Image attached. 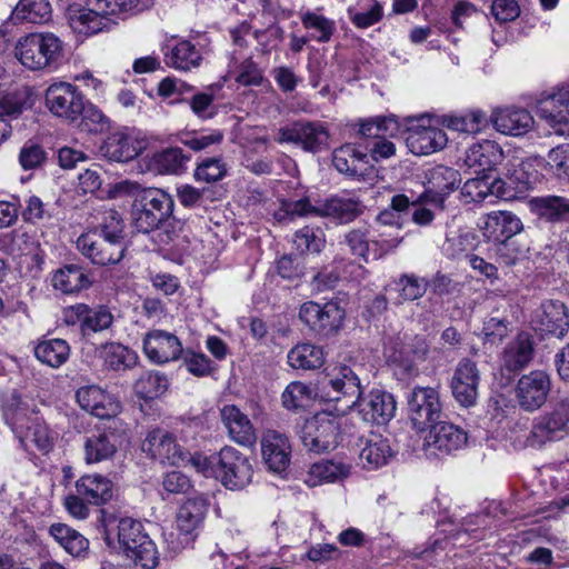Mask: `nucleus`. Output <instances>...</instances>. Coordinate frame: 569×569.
I'll list each match as a JSON object with an SVG mask.
<instances>
[{"label": "nucleus", "instance_id": "69168bd1", "mask_svg": "<svg viewBox=\"0 0 569 569\" xmlns=\"http://www.w3.org/2000/svg\"><path fill=\"white\" fill-rule=\"evenodd\" d=\"M410 204L415 206L416 202L411 201L406 194H396L391 198L390 207L382 210L377 220L386 226L401 227V213L409 209Z\"/></svg>", "mask_w": 569, "mask_h": 569}, {"label": "nucleus", "instance_id": "f03ea898", "mask_svg": "<svg viewBox=\"0 0 569 569\" xmlns=\"http://www.w3.org/2000/svg\"><path fill=\"white\" fill-rule=\"evenodd\" d=\"M87 8L69 10V24L74 32L92 36L108 26V16L138 12L140 0H86Z\"/></svg>", "mask_w": 569, "mask_h": 569}, {"label": "nucleus", "instance_id": "3c124183", "mask_svg": "<svg viewBox=\"0 0 569 569\" xmlns=\"http://www.w3.org/2000/svg\"><path fill=\"white\" fill-rule=\"evenodd\" d=\"M288 362L295 369L315 370L325 363V356L320 347L301 343L289 351Z\"/></svg>", "mask_w": 569, "mask_h": 569}, {"label": "nucleus", "instance_id": "ddd939ff", "mask_svg": "<svg viewBox=\"0 0 569 569\" xmlns=\"http://www.w3.org/2000/svg\"><path fill=\"white\" fill-rule=\"evenodd\" d=\"M274 140L278 143H293L305 151L316 153L328 147L329 132L318 121L299 120L281 127Z\"/></svg>", "mask_w": 569, "mask_h": 569}, {"label": "nucleus", "instance_id": "4be33fe9", "mask_svg": "<svg viewBox=\"0 0 569 569\" xmlns=\"http://www.w3.org/2000/svg\"><path fill=\"white\" fill-rule=\"evenodd\" d=\"M458 170L442 164L435 166L426 171L425 192L419 202L442 203L445 197L452 192L460 183Z\"/></svg>", "mask_w": 569, "mask_h": 569}, {"label": "nucleus", "instance_id": "a211bd4d", "mask_svg": "<svg viewBox=\"0 0 569 569\" xmlns=\"http://www.w3.org/2000/svg\"><path fill=\"white\" fill-rule=\"evenodd\" d=\"M531 326L540 335H550L562 339L569 330L567 306L556 299L543 300L532 312Z\"/></svg>", "mask_w": 569, "mask_h": 569}, {"label": "nucleus", "instance_id": "e433bc0d", "mask_svg": "<svg viewBox=\"0 0 569 569\" xmlns=\"http://www.w3.org/2000/svg\"><path fill=\"white\" fill-rule=\"evenodd\" d=\"M77 493L88 503L100 506L113 497V483L101 475H86L76 482Z\"/></svg>", "mask_w": 569, "mask_h": 569}, {"label": "nucleus", "instance_id": "1a4fd4ad", "mask_svg": "<svg viewBox=\"0 0 569 569\" xmlns=\"http://www.w3.org/2000/svg\"><path fill=\"white\" fill-rule=\"evenodd\" d=\"M503 177L493 178L496 197L511 199L516 193L532 189L539 181V173L529 160L509 159L503 166Z\"/></svg>", "mask_w": 569, "mask_h": 569}, {"label": "nucleus", "instance_id": "4468645a", "mask_svg": "<svg viewBox=\"0 0 569 569\" xmlns=\"http://www.w3.org/2000/svg\"><path fill=\"white\" fill-rule=\"evenodd\" d=\"M531 436L538 443L559 441L569 436V399L556 401L549 411L537 417Z\"/></svg>", "mask_w": 569, "mask_h": 569}, {"label": "nucleus", "instance_id": "aec40b11", "mask_svg": "<svg viewBox=\"0 0 569 569\" xmlns=\"http://www.w3.org/2000/svg\"><path fill=\"white\" fill-rule=\"evenodd\" d=\"M479 382L480 372L477 363L468 358L460 360L450 382L455 400L465 408L475 406L478 398Z\"/></svg>", "mask_w": 569, "mask_h": 569}, {"label": "nucleus", "instance_id": "79ce46f5", "mask_svg": "<svg viewBox=\"0 0 569 569\" xmlns=\"http://www.w3.org/2000/svg\"><path fill=\"white\" fill-rule=\"evenodd\" d=\"M392 458L389 441L381 436H371L359 453L362 467L368 470L381 468Z\"/></svg>", "mask_w": 569, "mask_h": 569}, {"label": "nucleus", "instance_id": "4d7b16f0", "mask_svg": "<svg viewBox=\"0 0 569 569\" xmlns=\"http://www.w3.org/2000/svg\"><path fill=\"white\" fill-rule=\"evenodd\" d=\"M325 233L319 227L306 226L297 230L293 237L296 249L301 253H319L325 247Z\"/></svg>", "mask_w": 569, "mask_h": 569}, {"label": "nucleus", "instance_id": "a878e982", "mask_svg": "<svg viewBox=\"0 0 569 569\" xmlns=\"http://www.w3.org/2000/svg\"><path fill=\"white\" fill-rule=\"evenodd\" d=\"M480 228L486 238L497 243L512 239L522 231L523 224L511 211H491L481 218Z\"/></svg>", "mask_w": 569, "mask_h": 569}, {"label": "nucleus", "instance_id": "7c9ffc66", "mask_svg": "<svg viewBox=\"0 0 569 569\" xmlns=\"http://www.w3.org/2000/svg\"><path fill=\"white\" fill-rule=\"evenodd\" d=\"M531 210L536 216L551 224L569 223V197L547 194L530 200Z\"/></svg>", "mask_w": 569, "mask_h": 569}, {"label": "nucleus", "instance_id": "0eeeda50", "mask_svg": "<svg viewBox=\"0 0 569 569\" xmlns=\"http://www.w3.org/2000/svg\"><path fill=\"white\" fill-rule=\"evenodd\" d=\"M216 479L230 490H242L251 483L253 467L250 459L231 446L213 453Z\"/></svg>", "mask_w": 569, "mask_h": 569}, {"label": "nucleus", "instance_id": "8fccbe9b", "mask_svg": "<svg viewBox=\"0 0 569 569\" xmlns=\"http://www.w3.org/2000/svg\"><path fill=\"white\" fill-rule=\"evenodd\" d=\"M104 366L113 371H124L138 363V355L128 347L110 342L102 346Z\"/></svg>", "mask_w": 569, "mask_h": 569}, {"label": "nucleus", "instance_id": "2eb2a0df", "mask_svg": "<svg viewBox=\"0 0 569 569\" xmlns=\"http://www.w3.org/2000/svg\"><path fill=\"white\" fill-rule=\"evenodd\" d=\"M141 448L148 457L162 465L180 466L188 459V451L178 443L176 436L162 428L150 430Z\"/></svg>", "mask_w": 569, "mask_h": 569}, {"label": "nucleus", "instance_id": "473e14b6", "mask_svg": "<svg viewBox=\"0 0 569 569\" xmlns=\"http://www.w3.org/2000/svg\"><path fill=\"white\" fill-rule=\"evenodd\" d=\"M491 121L499 132L510 136H522L533 124L531 114L521 108L498 109L492 113Z\"/></svg>", "mask_w": 569, "mask_h": 569}, {"label": "nucleus", "instance_id": "13d9d810", "mask_svg": "<svg viewBox=\"0 0 569 569\" xmlns=\"http://www.w3.org/2000/svg\"><path fill=\"white\" fill-rule=\"evenodd\" d=\"M399 130L397 120L393 117H377L361 121L359 133L366 138H382L395 136Z\"/></svg>", "mask_w": 569, "mask_h": 569}, {"label": "nucleus", "instance_id": "dca6fc26", "mask_svg": "<svg viewBox=\"0 0 569 569\" xmlns=\"http://www.w3.org/2000/svg\"><path fill=\"white\" fill-rule=\"evenodd\" d=\"M551 390V379L545 370H532L522 375L516 385V399L527 412L539 410L547 401Z\"/></svg>", "mask_w": 569, "mask_h": 569}, {"label": "nucleus", "instance_id": "0e129e2a", "mask_svg": "<svg viewBox=\"0 0 569 569\" xmlns=\"http://www.w3.org/2000/svg\"><path fill=\"white\" fill-rule=\"evenodd\" d=\"M485 113L482 111H471L463 116L446 117L443 123L451 130L463 133H476L485 123Z\"/></svg>", "mask_w": 569, "mask_h": 569}, {"label": "nucleus", "instance_id": "cd10ccee", "mask_svg": "<svg viewBox=\"0 0 569 569\" xmlns=\"http://www.w3.org/2000/svg\"><path fill=\"white\" fill-rule=\"evenodd\" d=\"M467 433L450 422H435L426 436V447L440 453L449 455L467 443Z\"/></svg>", "mask_w": 569, "mask_h": 569}, {"label": "nucleus", "instance_id": "a18cd8bd", "mask_svg": "<svg viewBox=\"0 0 569 569\" xmlns=\"http://www.w3.org/2000/svg\"><path fill=\"white\" fill-rule=\"evenodd\" d=\"M50 536L71 556L80 557L87 552L89 540L76 529L64 523H53L49 528Z\"/></svg>", "mask_w": 569, "mask_h": 569}, {"label": "nucleus", "instance_id": "58836bf2", "mask_svg": "<svg viewBox=\"0 0 569 569\" xmlns=\"http://www.w3.org/2000/svg\"><path fill=\"white\" fill-rule=\"evenodd\" d=\"M209 501L203 496L188 499L178 510L177 527L184 535H192L203 523Z\"/></svg>", "mask_w": 569, "mask_h": 569}, {"label": "nucleus", "instance_id": "774afa93", "mask_svg": "<svg viewBox=\"0 0 569 569\" xmlns=\"http://www.w3.org/2000/svg\"><path fill=\"white\" fill-rule=\"evenodd\" d=\"M547 164L558 179L569 181V143L552 148L548 152Z\"/></svg>", "mask_w": 569, "mask_h": 569}, {"label": "nucleus", "instance_id": "393cba45", "mask_svg": "<svg viewBox=\"0 0 569 569\" xmlns=\"http://www.w3.org/2000/svg\"><path fill=\"white\" fill-rule=\"evenodd\" d=\"M261 455L267 468L276 473L288 469L291 461V445L288 437L276 430H267L261 438Z\"/></svg>", "mask_w": 569, "mask_h": 569}, {"label": "nucleus", "instance_id": "f3484780", "mask_svg": "<svg viewBox=\"0 0 569 569\" xmlns=\"http://www.w3.org/2000/svg\"><path fill=\"white\" fill-rule=\"evenodd\" d=\"M408 412L416 429L430 427L442 413L439 392L431 387L413 388L408 395Z\"/></svg>", "mask_w": 569, "mask_h": 569}, {"label": "nucleus", "instance_id": "f257e3e1", "mask_svg": "<svg viewBox=\"0 0 569 569\" xmlns=\"http://www.w3.org/2000/svg\"><path fill=\"white\" fill-rule=\"evenodd\" d=\"M77 249L99 267L118 264L127 251L124 222L113 209L106 211L101 222L77 239Z\"/></svg>", "mask_w": 569, "mask_h": 569}, {"label": "nucleus", "instance_id": "6e6d98bb", "mask_svg": "<svg viewBox=\"0 0 569 569\" xmlns=\"http://www.w3.org/2000/svg\"><path fill=\"white\" fill-rule=\"evenodd\" d=\"M461 196L466 202H481L489 196L496 197L493 178L489 173L468 179L462 188Z\"/></svg>", "mask_w": 569, "mask_h": 569}, {"label": "nucleus", "instance_id": "c756f323", "mask_svg": "<svg viewBox=\"0 0 569 569\" xmlns=\"http://www.w3.org/2000/svg\"><path fill=\"white\" fill-rule=\"evenodd\" d=\"M332 164L342 174L363 179L367 170L371 168L369 157L351 143L337 148L332 153Z\"/></svg>", "mask_w": 569, "mask_h": 569}, {"label": "nucleus", "instance_id": "20e7f679", "mask_svg": "<svg viewBox=\"0 0 569 569\" xmlns=\"http://www.w3.org/2000/svg\"><path fill=\"white\" fill-rule=\"evenodd\" d=\"M117 540L126 557L142 569H154L159 565L156 543L141 521L124 517L117 525Z\"/></svg>", "mask_w": 569, "mask_h": 569}, {"label": "nucleus", "instance_id": "09e8293b", "mask_svg": "<svg viewBox=\"0 0 569 569\" xmlns=\"http://www.w3.org/2000/svg\"><path fill=\"white\" fill-rule=\"evenodd\" d=\"M201 54L190 41L182 40L166 53V63L174 69L188 71L200 64Z\"/></svg>", "mask_w": 569, "mask_h": 569}, {"label": "nucleus", "instance_id": "c9c22d12", "mask_svg": "<svg viewBox=\"0 0 569 569\" xmlns=\"http://www.w3.org/2000/svg\"><path fill=\"white\" fill-rule=\"evenodd\" d=\"M350 465L342 460L322 459L311 465L305 482L312 488L341 481L350 475Z\"/></svg>", "mask_w": 569, "mask_h": 569}, {"label": "nucleus", "instance_id": "e2e57ef3", "mask_svg": "<svg viewBox=\"0 0 569 569\" xmlns=\"http://www.w3.org/2000/svg\"><path fill=\"white\" fill-rule=\"evenodd\" d=\"M112 321L113 316L107 308L90 309L87 306V312L81 325V333L89 336L92 332L106 330L112 325Z\"/></svg>", "mask_w": 569, "mask_h": 569}, {"label": "nucleus", "instance_id": "c85d7f7f", "mask_svg": "<svg viewBox=\"0 0 569 569\" xmlns=\"http://www.w3.org/2000/svg\"><path fill=\"white\" fill-rule=\"evenodd\" d=\"M220 417L229 437L234 442L247 447L256 443V429L248 416L243 413L237 406H224L220 410Z\"/></svg>", "mask_w": 569, "mask_h": 569}, {"label": "nucleus", "instance_id": "ea45409f", "mask_svg": "<svg viewBox=\"0 0 569 569\" xmlns=\"http://www.w3.org/2000/svg\"><path fill=\"white\" fill-rule=\"evenodd\" d=\"M190 157L178 147H169L153 152L148 169L158 174H180L186 170Z\"/></svg>", "mask_w": 569, "mask_h": 569}, {"label": "nucleus", "instance_id": "4c0bfd02", "mask_svg": "<svg viewBox=\"0 0 569 569\" xmlns=\"http://www.w3.org/2000/svg\"><path fill=\"white\" fill-rule=\"evenodd\" d=\"M502 159V149L495 141L483 140L467 150L465 162L469 168H479L483 173H489Z\"/></svg>", "mask_w": 569, "mask_h": 569}, {"label": "nucleus", "instance_id": "9d476101", "mask_svg": "<svg viewBox=\"0 0 569 569\" xmlns=\"http://www.w3.org/2000/svg\"><path fill=\"white\" fill-rule=\"evenodd\" d=\"M124 440V429L120 421L108 420L101 427L86 437L83 443L84 460L87 463H98L110 460L117 453Z\"/></svg>", "mask_w": 569, "mask_h": 569}, {"label": "nucleus", "instance_id": "6e6552de", "mask_svg": "<svg viewBox=\"0 0 569 569\" xmlns=\"http://www.w3.org/2000/svg\"><path fill=\"white\" fill-rule=\"evenodd\" d=\"M342 418L320 412L306 420L300 430L303 447L311 452L320 453L335 449L339 443Z\"/></svg>", "mask_w": 569, "mask_h": 569}, {"label": "nucleus", "instance_id": "603ef678", "mask_svg": "<svg viewBox=\"0 0 569 569\" xmlns=\"http://www.w3.org/2000/svg\"><path fill=\"white\" fill-rule=\"evenodd\" d=\"M23 425L21 418L17 415L12 421V430L18 435L21 445H24L26 439H30L39 450L48 452L52 448V436L48 427L39 421L32 422L27 427L24 436H21Z\"/></svg>", "mask_w": 569, "mask_h": 569}, {"label": "nucleus", "instance_id": "f8f14e48", "mask_svg": "<svg viewBox=\"0 0 569 569\" xmlns=\"http://www.w3.org/2000/svg\"><path fill=\"white\" fill-rule=\"evenodd\" d=\"M345 317L346 311L337 301L320 305L310 300L303 302L299 309L301 322L322 336L336 333L342 327Z\"/></svg>", "mask_w": 569, "mask_h": 569}, {"label": "nucleus", "instance_id": "412c9836", "mask_svg": "<svg viewBox=\"0 0 569 569\" xmlns=\"http://www.w3.org/2000/svg\"><path fill=\"white\" fill-rule=\"evenodd\" d=\"M402 241L400 239L370 240L368 230L363 228L352 229L345 234V242L353 256L360 257L365 262L379 260L395 250Z\"/></svg>", "mask_w": 569, "mask_h": 569}, {"label": "nucleus", "instance_id": "423d86ee", "mask_svg": "<svg viewBox=\"0 0 569 569\" xmlns=\"http://www.w3.org/2000/svg\"><path fill=\"white\" fill-rule=\"evenodd\" d=\"M322 397L328 401H343L345 407H356L362 395V386L358 373L347 365L330 368L320 381Z\"/></svg>", "mask_w": 569, "mask_h": 569}, {"label": "nucleus", "instance_id": "a19ab883", "mask_svg": "<svg viewBox=\"0 0 569 569\" xmlns=\"http://www.w3.org/2000/svg\"><path fill=\"white\" fill-rule=\"evenodd\" d=\"M538 110L552 127L561 128L569 120V86L541 100Z\"/></svg>", "mask_w": 569, "mask_h": 569}, {"label": "nucleus", "instance_id": "de8ad7c7", "mask_svg": "<svg viewBox=\"0 0 569 569\" xmlns=\"http://www.w3.org/2000/svg\"><path fill=\"white\" fill-rule=\"evenodd\" d=\"M51 4L48 0H20L12 19L19 22L46 23L51 19Z\"/></svg>", "mask_w": 569, "mask_h": 569}, {"label": "nucleus", "instance_id": "6ab92c4d", "mask_svg": "<svg viewBox=\"0 0 569 569\" xmlns=\"http://www.w3.org/2000/svg\"><path fill=\"white\" fill-rule=\"evenodd\" d=\"M147 148V140L128 128L113 131L102 141L99 152L114 162H128L140 156Z\"/></svg>", "mask_w": 569, "mask_h": 569}, {"label": "nucleus", "instance_id": "49530a36", "mask_svg": "<svg viewBox=\"0 0 569 569\" xmlns=\"http://www.w3.org/2000/svg\"><path fill=\"white\" fill-rule=\"evenodd\" d=\"M429 353V345L427 339L421 336L412 338L411 342L403 350L395 351L391 361L397 365L407 375H411L415 370L417 360H425Z\"/></svg>", "mask_w": 569, "mask_h": 569}, {"label": "nucleus", "instance_id": "39448f33", "mask_svg": "<svg viewBox=\"0 0 569 569\" xmlns=\"http://www.w3.org/2000/svg\"><path fill=\"white\" fill-rule=\"evenodd\" d=\"M16 57L30 70L56 67L63 54V43L52 32H33L17 41Z\"/></svg>", "mask_w": 569, "mask_h": 569}, {"label": "nucleus", "instance_id": "c03bdc74", "mask_svg": "<svg viewBox=\"0 0 569 569\" xmlns=\"http://www.w3.org/2000/svg\"><path fill=\"white\" fill-rule=\"evenodd\" d=\"M69 343L60 338L40 341L34 347L36 358L43 365L51 368H60L70 357Z\"/></svg>", "mask_w": 569, "mask_h": 569}, {"label": "nucleus", "instance_id": "72a5a7b5", "mask_svg": "<svg viewBox=\"0 0 569 569\" xmlns=\"http://www.w3.org/2000/svg\"><path fill=\"white\" fill-rule=\"evenodd\" d=\"M362 212L363 206L358 199L333 196L319 204L318 217L331 218L338 223H349Z\"/></svg>", "mask_w": 569, "mask_h": 569}, {"label": "nucleus", "instance_id": "9b49d317", "mask_svg": "<svg viewBox=\"0 0 569 569\" xmlns=\"http://www.w3.org/2000/svg\"><path fill=\"white\" fill-rule=\"evenodd\" d=\"M84 94L70 82L51 83L44 92V104L57 118L73 123L79 120L83 110Z\"/></svg>", "mask_w": 569, "mask_h": 569}, {"label": "nucleus", "instance_id": "052dcab7", "mask_svg": "<svg viewBox=\"0 0 569 569\" xmlns=\"http://www.w3.org/2000/svg\"><path fill=\"white\" fill-rule=\"evenodd\" d=\"M395 284L403 301L417 300L421 298L428 289V281L413 273L401 274L399 279L395 281Z\"/></svg>", "mask_w": 569, "mask_h": 569}, {"label": "nucleus", "instance_id": "2f4dec72", "mask_svg": "<svg viewBox=\"0 0 569 569\" xmlns=\"http://www.w3.org/2000/svg\"><path fill=\"white\" fill-rule=\"evenodd\" d=\"M448 141L442 129L418 126L409 130L406 138L409 150L417 156H426L441 150Z\"/></svg>", "mask_w": 569, "mask_h": 569}, {"label": "nucleus", "instance_id": "680f3d73", "mask_svg": "<svg viewBox=\"0 0 569 569\" xmlns=\"http://www.w3.org/2000/svg\"><path fill=\"white\" fill-rule=\"evenodd\" d=\"M227 164L221 157L203 159L194 170V179L207 183L221 180L227 174Z\"/></svg>", "mask_w": 569, "mask_h": 569}, {"label": "nucleus", "instance_id": "7ed1b4c3", "mask_svg": "<svg viewBox=\"0 0 569 569\" xmlns=\"http://www.w3.org/2000/svg\"><path fill=\"white\" fill-rule=\"evenodd\" d=\"M173 211L171 196L161 189L148 188L138 191L131 204V224L141 233L160 227Z\"/></svg>", "mask_w": 569, "mask_h": 569}, {"label": "nucleus", "instance_id": "5701e85b", "mask_svg": "<svg viewBox=\"0 0 569 569\" xmlns=\"http://www.w3.org/2000/svg\"><path fill=\"white\" fill-rule=\"evenodd\" d=\"M358 412L366 422L386 425L395 416L397 403L393 396L380 389L371 390L356 403Z\"/></svg>", "mask_w": 569, "mask_h": 569}, {"label": "nucleus", "instance_id": "bb28decb", "mask_svg": "<svg viewBox=\"0 0 569 569\" xmlns=\"http://www.w3.org/2000/svg\"><path fill=\"white\" fill-rule=\"evenodd\" d=\"M78 403L91 415L109 419L120 411V403L98 386L81 387L76 392Z\"/></svg>", "mask_w": 569, "mask_h": 569}, {"label": "nucleus", "instance_id": "bf43d9fd", "mask_svg": "<svg viewBox=\"0 0 569 569\" xmlns=\"http://www.w3.org/2000/svg\"><path fill=\"white\" fill-rule=\"evenodd\" d=\"M80 127L91 133L107 130L110 126L109 118L87 99L83 101V110L80 111Z\"/></svg>", "mask_w": 569, "mask_h": 569}, {"label": "nucleus", "instance_id": "b1692460", "mask_svg": "<svg viewBox=\"0 0 569 569\" xmlns=\"http://www.w3.org/2000/svg\"><path fill=\"white\" fill-rule=\"evenodd\" d=\"M147 358L157 365L177 360L183 352L180 340L164 330H151L143 338Z\"/></svg>", "mask_w": 569, "mask_h": 569}, {"label": "nucleus", "instance_id": "864d4df0", "mask_svg": "<svg viewBox=\"0 0 569 569\" xmlns=\"http://www.w3.org/2000/svg\"><path fill=\"white\" fill-rule=\"evenodd\" d=\"M169 386L168 378L159 371H146L136 381V395L143 400H152L163 395Z\"/></svg>", "mask_w": 569, "mask_h": 569}, {"label": "nucleus", "instance_id": "37998d69", "mask_svg": "<svg viewBox=\"0 0 569 569\" xmlns=\"http://www.w3.org/2000/svg\"><path fill=\"white\" fill-rule=\"evenodd\" d=\"M51 282L56 290L66 295L87 289L91 284L84 270L76 264H68L57 270Z\"/></svg>", "mask_w": 569, "mask_h": 569}, {"label": "nucleus", "instance_id": "338daca9", "mask_svg": "<svg viewBox=\"0 0 569 569\" xmlns=\"http://www.w3.org/2000/svg\"><path fill=\"white\" fill-rule=\"evenodd\" d=\"M495 251L500 264L511 267L527 256L529 248L520 246L517 240L509 239L497 242Z\"/></svg>", "mask_w": 569, "mask_h": 569}, {"label": "nucleus", "instance_id": "5fc2aeb1", "mask_svg": "<svg viewBox=\"0 0 569 569\" xmlns=\"http://www.w3.org/2000/svg\"><path fill=\"white\" fill-rule=\"evenodd\" d=\"M300 20L303 28L313 31L311 38L321 43L328 42L336 30L335 21L319 11H306L300 16Z\"/></svg>", "mask_w": 569, "mask_h": 569}, {"label": "nucleus", "instance_id": "f704fd0d", "mask_svg": "<svg viewBox=\"0 0 569 569\" xmlns=\"http://www.w3.org/2000/svg\"><path fill=\"white\" fill-rule=\"evenodd\" d=\"M535 347L532 338L527 332H520L507 345L502 352V365L510 371L516 372L527 367L533 358Z\"/></svg>", "mask_w": 569, "mask_h": 569}]
</instances>
